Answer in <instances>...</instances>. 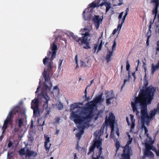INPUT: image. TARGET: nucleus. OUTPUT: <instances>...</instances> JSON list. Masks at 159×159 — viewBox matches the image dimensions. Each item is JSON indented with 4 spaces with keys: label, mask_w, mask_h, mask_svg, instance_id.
Here are the masks:
<instances>
[{
    "label": "nucleus",
    "mask_w": 159,
    "mask_h": 159,
    "mask_svg": "<svg viewBox=\"0 0 159 159\" xmlns=\"http://www.w3.org/2000/svg\"><path fill=\"white\" fill-rule=\"evenodd\" d=\"M155 91V89L151 86H149L146 90L141 89L139 96L134 98V102H131V106L133 111L136 115H138L139 113V111L138 110L139 109H141V114L143 110L146 111L149 118L148 122L155 115V112L152 111L150 115H149L147 112V104L151 103Z\"/></svg>",
    "instance_id": "1"
},
{
    "label": "nucleus",
    "mask_w": 159,
    "mask_h": 159,
    "mask_svg": "<svg viewBox=\"0 0 159 159\" xmlns=\"http://www.w3.org/2000/svg\"><path fill=\"white\" fill-rule=\"evenodd\" d=\"M42 75L45 79V82L40 85V104L43 105V108L46 110L48 108V102L50 100L47 93L50 91L52 84L50 81L49 74L45 69Z\"/></svg>",
    "instance_id": "2"
},
{
    "label": "nucleus",
    "mask_w": 159,
    "mask_h": 159,
    "mask_svg": "<svg viewBox=\"0 0 159 159\" xmlns=\"http://www.w3.org/2000/svg\"><path fill=\"white\" fill-rule=\"evenodd\" d=\"M70 111L71 112L70 117L75 123H77L83 120L85 122H87L92 116L91 113L87 114L86 111L78 109L74 111L75 108H79L82 109L81 107L78 105V104L75 103L70 105Z\"/></svg>",
    "instance_id": "3"
},
{
    "label": "nucleus",
    "mask_w": 159,
    "mask_h": 159,
    "mask_svg": "<svg viewBox=\"0 0 159 159\" xmlns=\"http://www.w3.org/2000/svg\"><path fill=\"white\" fill-rule=\"evenodd\" d=\"M105 7L106 10H109L111 7V3H104V0H95L88 5L85 10H93L100 7Z\"/></svg>",
    "instance_id": "4"
},
{
    "label": "nucleus",
    "mask_w": 159,
    "mask_h": 159,
    "mask_svg": "<svg viewBox=\"0 0 159 159\" xmlns=\"http://www.w3.org/2000/svg\"><path fill=\"white\" fill-rule=\"evenodd\" d=\"M40 94H38L37 98H35L31 102V107L33 110V116L37 117L40 115V110L39 109V98Z\"/></svg>",
    "instance_id": "5"
},
{
    "label": "nucleus",
    "mask_w": 159,
    "mask_h": 159,
    "mask_svg": "<svg viewBox=\"0 0 159 159\" xmlns=\"http://www.w3.org/2000/svg\"><path fill=\"white\" fill-rule=\"evenodd\" d=\"M91 119L88 121L87 122H85L84 121L81 120L80 122L77 123H75L76 125H78L77 127L78 129L80 131V132L77 133L76 135V137L79 138V139L80 140L81 137L82 135L84 133V130L85 129L86 126L88 125L90 122L91 121Z\"/></svg>",
    "instance_id": "6"
},
{
    "label": "nucleus",
    "mask_w": 159,
    "mask_h": 159,
    "mask_svg": "<svg viewBox=\"0 0 159 159\" xmlns=\"http://www.w3.org/2000/svg\"><path fill=\"white\" fill-rule=\"evenodd\" d=\"M124 13V12H122L120 13L118 17V18L119 20L118 21L119 24L118 25L117 28L113 30L112 33L113 35H114L116 33L118 30H119L118 33H120L123 25V24L124 22L126 16L128 15V12L127 11H126V12L125 14L123 16Z\"/></svg>",
    "instance_id": "7"
},
{
    "label": "nucleus",
    "mask_w": 159,
    "mask_h": 159,
    "mask_svg": "<svg viewBox=\"0 0 159 159\" xmlns=\"http://www.w3.org/2000/svg\"><path fill=\"white\" fill-rule=\"evenodd\" d=\"M149 119V117L148 116L146 111L143 110L141 111V122L142 123V128L144 129L145 134H147V136L149 134H147L148 130L146 127L145 126V124L146 122L148 123V122Z\"/></svg>",
    "instance_id": "8"
},
{
    "label": "nucleus",
    "mask_w": 159,
    "mask_h": 159,
    "mask_svg": "<svg viewBox=\"0 0 159 159\" xmlns=\"http://www.w3.org/2000/svg\"><path fill=\"white\" fill-rule=\"evenodd\" d=\"M96 105L92 101L87 103L85 105V107H81L82 109L84 110H88L89 112L86 111L87 114L91 113L92 116L91 119V121L93 116L94 115L93 114V111L95 108L96 107Z\"/></svg>",
    "instance_id": "9"
},
{
    "label": "nucleus",
    "mask_w": 159,
    "mask_h": 159,
    "mask_svg": "<svg viewBox=\"0 0 159 159\" xmlns=\"http://www.w3.org/2000/svg\"><path fill=\"white\" fill-rule=\"evenodd\" d=\"M132 140H129L123 150V154L122 155V158L121 159H130L129 155L131 151V147L129 146L132 142Z\"/></svg>",
    "instance_id": "10"
},
{
    "label": "nucleus",
    "mask_w": 159,
    "mask_h": 159,
    "mask_svg": "<svg viewBox=\"0 0 159 159\" xmlns=\"http://www.w3.org/2000/svg\"><path fill=\"white\" fill-rule=\"evenodd\" d=\"M102 139L99 140H96L94 142L93 144L91 146L89 149V152L88 154L89 155L91 152H93L95 148L96 147L98 149L100 148V146L102 145Z\"/></svg>",
    "instance_id": "11"
},
{
    "label": "nucleus",
    "mask_w": 159,
    "mask_h": 159,
    "mask_svg": "<svg viewBox=\"0 0 159 159\" xmlns=\"http://www.w3.org/2000/svg\"><path fill=\"white\" fill-rule=\"evenodd\" d=\"M115 116L112 113L109 114V123L110 124V126L111 129V132H112L114 130Z\"/></svg>",
    "instance_id": "12"
},
{
    "label": "nucleus",
    "mask_w": 159,
    "mask_h": 159,
    "mask_svg": "<svg viewBox=\"0 0 159 159\" xmlns=\"http://www.w3.org/2000/svg\"><path fill=\"white\" fill-rule=\"evenodd\" d=\"M37 155V153L36 152L30 150L29 148L26 150V156H25L26 158H31V159H30L34 158Z\"/></svg>",
    "instance_id": "13"
},
{
    "label": "nucleus",
    "mask_w": 159,
    "mask_h": 159,
    "mask_svg": "<svg viewBox=\"0 0 159 159\" xmlns=\"http://www.w3.org/2000/svg\"><path fill=\"white\" fill-rule=\"evenodd\" d=\"M52 52H49L50 54H51L52 60H53L56 57L57 51V46L55 44V43H53L51 45Z\"/></svg>",
    "instance_id": "14"
},
{
    "label": "nucleus",
    "mask_w": 159,
    "mask_h": 159,
    "mask_svg": "<svg viewBox=\"0 0 159 159\" xmlns=\"http://www.w3.org/2000/svg\"><path fill=\"white\" fill-rule=\"evenodd\" d=\"M83 35H84V36L83 37L82 39L81 43H79V44H83L84 43H89V41L90 39L89 38V32L88 31L86 32L84 34H83Z\"/></svg>",
    "instance_id": "15"
},
{
    "label": "nucleus",
    "mask_w": 159,
    "mask_h": 159,
    "mask_svg": "<svg viewBox=\"0 0 159 159\" xmlns=\"http://www.w3.org/2000/svg\"><path fill=\"white\" fill-rule=\"evenodd\" d=\"M44 138L45 142L44 143V147L45 150L47 152H48L49 150V148L51 145L49 143L50 138L48 137L46 135H44Z\"/></svg>",
    "instance_id": "16"
},
{
    "label": "nucleus",
    "mask_w": 159,
    "mask_h": 159,
    "mask_svg": "<svg viewBox=\"0 0 159 159\" xmlns=\"http://www.w3.org/2000/svg\"><path fill=\"white\" fill-rule=\"evenodd\" d=\"M103 95L102 93H101L99 95L96 96L93 101L96 105L97 104H101L104 100V99L102 98Z\"/></svg>",
    "instance_id": "17"
},
{
    "label": "nucleus",
    "mask_w": 159,
    "mask_h": 159,
    "mask_svg": "<svg viewBox=\"0 0 159 159\" xmlns=\"http://www.w3.org/2000/svg\"><path fill=\"white\" fill-rule=\"evenodd\" d=\"M51 61L50 62H48V60L49 59L48 57H46L45 58L43 59V64L46 65L47 64L48 65V70H51L52 68V57H51Z\"/></svg>",
    "instance_id": "18"
},
{
    "label": "nucleus",
    "mask_w": 159,
    "mask_h": 159,
    "mask_svg": "<svg viewBox=\"0 0 159 159\" xmlns=\"http://www.w3.org/2000/svg\"><path fill=\"white\" fill-rule=\"evenodd\" d=\"M95 17L93 19V21L95 23V25L98 29L99 26V25L101 23L102 20V19L100 18L99 16H95Z\"/></svg>",
    "instance_id": "19"
},
{
    "label": "nucleus",
    "mask_w": 159,
    "mask_h": 159,
    "mask_svg": "<svg viewBox=\"0 0 159 159\" xmlns=\"http://www.w3.org/2000/svg\"><path fill=\"white\" fill-rule=\"evenodd\" d=\"M146 150L144 152V154L146 156L148 157H152L153 155V153L150 150L152 149V147L150 145L147 146L146 148Z\"/></svg>",
    "instance_id": "20"
},
{
    "label": "nucleus",
    "mask_w": 159,
    "mask_h": 159,
    "mask_svg": "<svg viewBox=\"0 0 159 159\" xmlns=\"http://www.w3.org/2000/svg\"><path fill=\"white\" fill-rule=\"evenodd\" d=\"M107 52L106 56V60L107 62L108 63L112 60V56L113 55V52L111 51L110 50L108 49V48H107Z\"/></svg>",
    "instance_id": "21"
},
{
    "label": "nucleus",
    "mask_w": 159,
    "mask_h": 159,
    "mask_svg": "<svg viewBox=\"0 0 159 159\" xmlns=\"http://www.w3.org/2000/svg\"><path fill=\"white\" fill-rule=\"evenodd\" d=\"M18 110L17 108H15L13 109L8 114V116H7V118H8L11 120H12L13 115L15 114L16 113L18 112Z\"/></svg>",
    "instance_id": "22"
},
{
    "label": "nucleus",
    "mask_w": 159,
    "mask_h": 159,
    "mask_svg": "<svg viewBox=\"0 0 159 159\" xmlns=\"http://www.w3.org/2000/svg\"><path fill=\"white\" fill-rule=\"evenodd\" d=\"M112 3L113 6L120 5L123 4L122 1L121 0H112Z\"/></svg>",
    "instance_id": "23"
},
{
    "label": "nucleus",
    "mask_w": 159,
    "mask_h": 159,
    "mask_svg": "<svg viewBox=\"0 0 159 159\" xmlns=\"http://www.w3.org/2000/svg\"><path fill=\"white\" fill-rule=\"evenodd\" d=\"M90 11H87L86 12V11H84L83 12V15L84 17H85L86 20L89 19L91 18Z\"/></svg>",
    "instance_id": "24"
},
{
    "label": "nucleus",
    "mask_w": 159,
    "mask_h": 159,
    "mask_svg": "<svg viewBox=\"0 0 159 159\" xmlns=\"http://www.w3.org/2000/svg\"><path fill=\"white\" fill-rule=\"evenodd\" d=\"M25 147L21 148L19 151V153L21 157H23L25 155L26 156V151H25Z\"/></svg>",
    "instance_id": "25"
},
{
    "label": "nucleus",
    "mask_w": 159,
    "mask_h": 159,
    "mask_svg": "<svg viewBox=\"0 0 159 159\" xmlns=\"http://www.w3.org/2000/svg\"><path fill=\"white\" fill-rule=\"evenodd\" d=\"M18 121V126L19 128H21V126L23 124L24 119L23 118H20L16 120L17 122Z\"/></svg>",
    "instance_id": "26"
},
{
    "label": "nucleus",
    "mask_w": 159,
    "mask_h": 159,
    "mask_svg": "<svg viewBox=\"0 0 159 159\" xmlns=\"http://www.w3.org/2000/svg\"><path fill=\"white\" fill-rule=\"evenodd\" d=\"M130 77V75L129 74V71L128 72V78L127 79H125L124 80V84L123 85L121 86V91H122V90L123 87H124V86L125 84L127 82H129V78Z\"/></svg>",
    "instance_id": "27"
},
{
    "label": "nucleus",
    "mask_w": 159,
    "mask_h": 159,
    "mask_svg": "<svg viewBox=\"0 0 159 159\" xmlns=\"http://www.w3.org/2000/svg\"><path fill=\"white\" fill-rule=\"evenodd\" d=\"M56 106L59 110H61L63 108V105L61 102L57 103Z\"/></svg>",
    "instance_id": "28"
},
{
    "label": "nucleus",
    "mask_w": 159,
    "mask_h": 159,
    "mask_svg": "<svg viewBox=\"0 0 159 159\" xmlns=\"http://www.w3.org/2000/svg\"><path fill=\"white\" fill-rule=\"evenodd\" d=\"M109 95H107L106 97L107 98L106 99V103L107 105L109 106L111 103V100L113 99V98H111L109 97Z\"/></svg>",
    "instance_id": "29"
},
{
    "label": "nucleus",
    "mask_w": 159,
    "mask_h": 159,
    "mask_svg": "<svg viewBox=\"0 0 159 159\" xmlns=\"http://www.w3.org/2000/svg\"><path fill=\"white\" fill-rule=\"evenodd\" d=\"M102 110H100L99 111V112L97 113V114H94V115L93 116H97L95 117L94 119L95 120H97L98 117V116H101V114H102Z\"/></svg>",
    "instance_id": "30"
},
{
    "label": "nucleus",
    "mask_w": 159,
    "mask_h": 159,
    "mask_svg": "<svg viewBox=\"0 0 159 159\" xmlns=\"http://www.w3.org/2000/svg\"><path fill=\"white\" fill-rule=\"evenodd\" d=\"M11 121V120L7 118V119L4 121V125L7 126L8 124Z\"/></svg>",
    "instance_id": "31"
},
{
    "label": "nucleus",
    "mask_w": 159,
    "mask_h": 159,
    "mask_svg": "<svg viewBox=\"0 0 159 159\" xmlns=\"http://www.w3.org/2000/svg\"><path fill=\"white\" fill-rule=\"evenodd\" d=\"M157 11H153L152 13H153V14H155L154 20L152 22V21L150 22V24H152L153 23L154 21V20L155 19L156 17L157 16Z\"/></svg>",
    "instance_id": "32"
},
{
    "label": "nucleus",
    "mask_w": 159,
    "mask_h": 159,
    "mask_svg": "<svg viewBox=\"0 0 159 159\" xmlns=\"http://www.w3.org/2000/svg\"><path fill=\"white\" fill-rule=\"evenodd\" d=\"M110 92L111 93L110 94H109V95H109V97L111 98H113L115 97V96L113 94V90H111Z\"/></svg>",
    "instance_id": "33"
},
{
    "label": "nucleus",
    "mask_w": 159,
    "mask_h": 159,
    "mask_svg": "<svg viewBox=\"0 0 159 159\" xmlns=\"http://www.w3.org/2000/svg\"><path fill=\"white\" fill-rule=\"evenodd\" d=\"M116 45V41L115 40L114 41L113 44L112 46V50L111 51H112L114 52V51L115 50Z\"/></svg>",
    "instance_id": "34"
},
{
    "label": "nucleus",
    "mask_w": 159,
    "mask_h": 159,
    "mask_svg": "<svg viewBox=\"0 0 159 159\" xmlns=\"http://www.w3.org/2000/svg\"><path fill=\"white\" fill-rule=\"evenodd\" d=\"M102 41H101V43H100L97 51V53H98L102 49Z\"/></svg>",
    "instance_id": "35"
},
{
    "label": "nucleus",
    "mask_w": 159,
    "mask_h": 159,
    "mask_svg": "<svg viewBox=\"0 0 159 159\" xmlns=\"http://www.w3.org/2000/svg\"><path fill=\"white\" fill-rule=\"evenodd\" d=\"M63 61V60L60 59L59 60L60 63L59 65V67H58V70H59V71H60L61 69V66Z\"/></svg>",
    "instance_id": "36"
},
{
    "label": "nucleus",
    "mask_w": 159,
    "mask_h": 159,
    "mask_svg": "<svg viewBox=\"0 0 159 159\" xmlns=\"http://www.w3.org/2000/svg\"><path fill=\"white\" fill-rule=\"evenodd\" d=\"M80 66H84L85 67H88L89 66V65L88 64H86L84 62L82 61H80Z\"/></svg>",
    "instance_id": "37"
},
{
    "label": "nucleus",
    "mask_w": 159,
    "mask_h": 159,
    "mask_svg": "<svg viewBox=\"0 0 159 159\" xmlns=\"http://www.w3.org/2000/svg\"><path fill=\"white\" fill-rule=\"evenodd\" d=\"M130 64L129 61L128 60L126 63V69L127 70H129L130 68Z\"/></svg>",
    "instance_id": "38"
},
{
    "label": "nucleus",
    "mask_w": 159,
    "mask_h": 159,
    "mask_svg": "<svg viewBox=\"0 0 159 159\" xmlns=\"http://www.w3.org/2000/svg\"><path fill=\"white\" fill-rule=\"evenodd\" d=\"M116 152L118 150L120 147V143L119 141H117L116 143Z\"/></svg>",
    "instance_id": "39"
},
{
    "label": "nucleus",
    "mask_w": 159,
    "mask_h": 159,
    "mask_svg": "<svg viewBox=\"0 0 159 159\" xmlns=\"http://www.w3.org/2000/svg\"><path fill=\"white\" fill-rule=\"evenodd\" d=\"M84 44H86V45L85 46H84L83 48L85 49H89L91 48L90 47V45H89V43H84Z\"/></svg>",
    "instance_id": "40"
},
{
    "label": "nucleus",
    "mask_w": 159,
    "mask_h": 159,
    "mask_svg": "<svg viewBox=\"0 0 159 159\" xmlns=\"http://www.w3.org/2000/svg\"><path fill=\"white\" fill-rule=\"evenodd\" d=\"M106 125V124H104V123L103 124L102 127L100 129V132H102V133H103L104 129Z\"/></svg>",
    "instance_id": "41"
},
{
    "label": "nucleus",
    "mask_w": 159,
    "mask_h": 159,
    "mask_svg": "<svg viewBox=\"0 0 159 159\" xmlns=\"http://www.w3.org/2000/svg\"><path fill=\"white\" fill-rule=\"evenodd\" d=\"M98 48V45L97 44H95L94 45V48L93 49V51L94 53L96 52V51Z\"/></svg>",
    "instance_id": "42"
},
{
    "label": "nucleus",
    "mask_w": 159,
    "mask_h": 159,
    "mask_svg": "<svg viewBox=\"0 0 159 159\" xmlns=\"http://www.w3.org/2000/svg\"><path fill=\"white\" fill-rule=\"evenodd\" d=\"M7 126L5 125H4L3 124V126L2 128V129L3 130V133L5 131L7 128Z\"/></svg>",
    "instance_id": "43"
},
{
    "label": "nucleus",
    "mask_w": 159,
    "mask_h": 159,
    "mask_svg": "<svg viewBox=\"0 0 159 159\" xmlns=\"http://www.w3.org/2000/svg\"><path fill=\"white\" fill-rule=\"evenodd\" d=\"M100 132L99 131H96V132H95V134L96 136V137L97 138L98 136H100Z\"/></svg>",
    "instance_id": "44"
},
{
    "label": "nucleus",
    "mask_w": 159,
    "mask_h": 159,
    "mask_svg": "<svg viewBox=\"0 0 159 159\" xmlns=\"http://www.w3.org/2000/svg\"><path fill=\"white\" fill-rule=\"evenodd\" d=\"M152 2L155 5H159V0H152Z\"/></svg>",
    "instance_id": "45"
},
{
    "label": "nucleus",
    "mask_w": 159,
    "mask_h": 159,
    "mask_svg": "<svg viewBox=\"0 0 159 159\" xmlns=\"http://www.w3.org/2000/svg\"><path fill=\"white\" fill-rule=\"evenodd\" d=\"M70 35L75 40L76 39H77V36L74 35V34L72 33H71Z\"/></svg>",
    "instance_id": "46"
},
{
    "label": "nucleus",
    "mask_w": 159,
    "mask_h": 159,
    "mask_svg": "<svg viewBox=\"0 0 159 159\" xmlns=\"http://www.w3.org/2000/svg\"><path fill=\"white\" fill-rule=\"evenodd\" d=\"M98 149H99V152H98V154L101 155L102 152V145L100 146V148H99Z\"/></svg>",
    "instance_id": "47"
},
{
    "label": "nucleus",
    "mask_w": 159,
    "mask_h": 159,
    "mask_svg": "<svg viewBox=\"0 0 159 159\" xmlns=\"http://www.w3.org/2000/svg\"><path fill=\"white\" fill-rule=\"evenodd\" d=\"M39 89H40V81H39V85H38V86L37 88V90L35 92V93H38V92H39Z\"/></svg>",
    "instance_id": "48"
},
{
    "label": "nucleus",
    "mask_w": 159,
    "mask_h": 159,
    "mask_svg": "<svg viewBox=\"0 0 159 159\" xmlns=\"http://www.w3.org/2000/svg\"><path fill=\"white\" fill-rule=\"evenodd\" d=\"M13 144L12 142L11 141H10L8 144V148H10L12 146Z\"/></svg>",
    "instance_id": "49"
},
{
    "label": "nucleus",
    "mask_w": 159,
    "mask_h": 159,
    "mask_svg": "<svg viewBox=\"0 0 159 159\" xmlns=\"http://www.w3.org/2000/svg\"><path fill=\"white\" fill-rule=\"evenodd\" d=\"M131 129H134V122H133V121L132 122H131Z\"/></svg>",
    "instance_id": "50"
},
{
    "label": "nucleus",
    "mask_w": 159,
    "mask_h": 159,
    "mask_svg": "<svg viewBox=\"0 0 159 159\" xmlns=\"http://www.w3.org/2000/svg\"><path fill=\"white\" fill-rule=\"evenodd\" d=\"M130 117L131 118V122H132L133 121V122H134V116L132 115H130Z\"/></svg>",
    "instance_id": "51"
},
{
    "label": "nucleus",
    "mask_w": 159,
    "mask_h": 159,
    "mask_svg": "<svg viewBox=\"0 0 159 159\" xmlns=\"http://www.w3.org/2000/svg\"><path fill=\"white\" fill-rule=\"evenodd\" d=\"M75 40L77 42L79 43L80 41L81 42V41L82 39H81V38H78L77 37V39H76Z\"/></svg>",
    "instance_id": "52"
},
{
    "label": "nucleus",
    "mask_w": 159,
    "mask_h": 159,
    "mask_svg": "<svg viewBox=\"0 0 159 159\" xmlns=\"http://www.w3.org/2000/svg\"><path fill=\"white\" fill-rule=\"evenodd\" d=\"M77 55H76L75 56V61L76 63V64H77V66H78V61H77Z\"/></svg>",
    "instance_id": "53"
},
{
    "label": "nucleus",
    "mask_w": 159,
    "mask_h": 159,
    "mask_svg": "<svg viewBox=\"0 0 159 159\" xmlns=\"http://www.w3.org/2000/svg\"><path fill=\"white\" fill-rule=\"evenodd\" d=\"M132 75L134 78V80H135L136 79L135 77V72H134L132 74Z\"/></svg>",
    "instance_id": "54"
},
{
    "label": "nucleus",
    "mask_w": 159,
    "mask_h": 159,
    "mask_svg": "<svg viewBox=\"0 0 159 159\" xmlns=\"http://www.w3.org/2000/svg\"><path fill=\"white\" fill-rule=\"evenodd\" d=\"M140 64V63L139 61V60H138V66H137V67L136 68V71H137L138 70V66H139V64Z\"/></svg>",
    "instance_id": "55"
},
{
    "label": "nucleus",
    "mask_w": 159,
    "mask_h": 159,
    "mask_svg": "<svg viewBox=\"0 0 159 159\" xmlns=\"http://www.w3.org/2000/svg\"><path fill=\"white\" fill-rule=\"evenodd\" d=\"M159 5H155V9L154 10H158V7L159 6Z\"/></svg>",
    "instance_id": "56"
},
{
    "label": "nucleus",
    "mask_w": 159,
    "mask_h": 159,
    "mask_svg": "<svg viewBox=\"0 0 159 159\" xmlns=\"http://www.w3.org/2000/svg\"><path fill=\"white\" fill-rule=\"evenodd\" d=\"M159 51V46H157V51L156 52V54H157L158 52Z\"/></svg>",
    "instance_id": "57"
},
{
    "label": "nucleus",
    "mask_w": 159,
    "mask_h": 159,
    "mask_svg": "<svg viewBox=\"0 0 159 159\" xmlns=\"http://www.w3.org/2000/svg\"><path fill=\"white\" fill-rule=\"evenodd\" d=\"M126 120H127V123L128 124V125H130V123H129V120H128V118L127 117L126 118Z\"/></svg>",
    "instance_id": "58"
},
{
    "label": "nucleus",
    "mask_w": 159,
    "mask_h": 159,
    "mask_svg": "<svg viewBox=\"0 0 159 159\" xmlns=\"http://www.w3.org/2000/svg\"><path fill=\"white\" fill-rule=\"evenodd\" d=\"M60 119L59 118H58L56 120V122L57 123H59L60 122Z\"/></svg>",
    "instance_id": "59"
},
{
    "label": "nucleus",
    "mask_w": 159,
    "mask_h": 159,
    "mask_svg": "<svg viewBox=\"0 0 159 159\" xmlns=\"http://www.w3.org/2000/svg\"><path fill=\"white\" fill-rule=\"evenodd\" d=\"M150 36H148V38L147 39V41L146 43H148L149 39V38H150Z\"/></svg>",
    "instance_id": "60"
},
{
    "label": "nucleus",
    "mask_w": 159,
    "mask_h": 159,
    "mask_svg": "<svg viewBox=\"0 0 159 159\" xmlns=\"http://www.w3.org/2000/svg\"><path fill=\"white\" fill-rule=\"evenodd\" d=\"M78 104V105H83V102H78L77 103Z\"/></svg>",
    "instance_id": "61"
},
{
    "label": "nucleus",
    "mask_w": 159,
    "mask_h": 159,
    "mask_svg": "<svg viewBox=\"0 0 159 159\" xmlns=\"http://www.w3.org/2000/svg\"><path fill=\"white\" fill-rule=\"evenodd\" d=\"M101 155V154H98V155H97V158L99 159Z\"/></svg>",
    "instance_id": "62"
},
{
    "label": "nucleus",
    "mask_w": 159,
    "mask_h": 159,
    "mask_svg": "<svg viewBox=\"0 0 159 159\" xmlns=\"http://www.w3.org/2000/svg\"><path fill=\"white\" fill-rule=\"evenodd\" d=\"M33 127V121H31V123L30 125V128H32Z\"/></svg>",
    "instance_id": "63"
},
{
    "label": "nucleus",
    "mask_w": 159,
    "mask_h": 159,
    "mask_svg": "<svg viewBox=\"0 0 159 159\" xmlns=\"http://www.w3.org/2000/svg\"><path fill=\"white\" fill-rule=\"evenodd\" d=\"M147 156H146L144 154V155L142 157V159H145L146 158V157Z\"/></svg>",
    "instance_id": "64"
}]
</instances>
